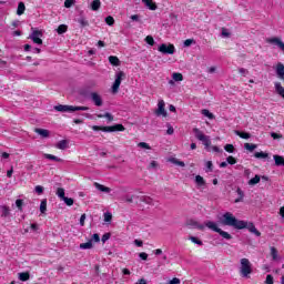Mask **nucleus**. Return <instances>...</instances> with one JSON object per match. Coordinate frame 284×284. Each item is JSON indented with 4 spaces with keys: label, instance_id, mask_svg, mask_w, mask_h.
<instances>
[{
    "label": "nucleus",
    "instance_id": "nucleus-1",
    "mask_svg": "<svg viewBox=\"0 0 284 284\" xmlns=\"http://www.w3.org/2000/svg\"><path fill=\"white\" fill-rule=\"evenodd\" d=\"M220 225H226L229 227H234L235 230H248L251 234H255V236H261V232L256 229L254 223L239 220L231 212H226L222 215V217L220 219Z\"/></svg>",
    "mask_w": 284,
    "mask_h": 284
},
{
    "label": "nucleus",
    "instance_id": "nucleus-2",
    "mask_svg": "<svg viewBox=\"0 0 284 284\" xmlns=\"http://www.w3.org/2000/svg\"><path fill=\"white\" fill-rule=\"evenodd\" d=\"M205 227H207L209 230H212V232H216L217 234H220V236H222V239H225L226 241H232V236L230 233L221 230L219 227V225L213 222V221H206L204 223Z\"/></svg>",
    "mask_w": 284,
    "mask_h": 284
},
{
    "label": "nucleus",
    "instance_id": "nucleus-3",
    "mask_svg": "<svg viewBox=\"0 0 284 284\" xmlns=\"http://www.w3.org/2000/svg\"><path fill=\"white\" fill-rule=\"evenodd\" d=\"M240 274L242 278H250L252 274V263L247 258H242L240 261Z\"/></svg>",
    "mask_w": 284,
    "mask_h": 284
},
{
    "label": "nucleus",
    "instance_id": "nucleus-4",
    "mask_svg": "<svg viewBox=\"0 0 284 284\" xmlns=\"http://www.w3.org/2000/svg\"><path fill=\"white\" fill-rule=\"evenodd\" d=\"M54 110H57V112H88V110H90V108L60 104V105H55Z\"/></svg>",
    "mask_w": 284,
    "mask_h": 284
},
{
    "label": "nucleus",
    "instance_id": "nucleus-5",
    "mask_svg": "<svg viewBox=\"0 0 284 284\" xmlns=\"http://www.w3.org/2000/svg\"><path fill=\"white\" fill-rule=\"evenodd\" d=\"M94 132H99V130H102V132H124L125 126L123 124H115L112 126H99V125H93L91 126Z\"/></svg>",
    "mask_w": 284,
    "mask_h": 284
},
{
    "label": "nucleus",
    "instance_id": "nucleus-6",
    "mask_svg": "<svg viewBox=\"0 0 284 284\" xmlns=\"http://www.w3.org/2000/svg\"><path fill=\"white\" fill-rule=\"evenodd\" d=\"M193 133L195 135V139H197V141H201L205 148H210V145H212L210 136L205 135L203 131H201L199 128H194Z\"/></svg>",
    "mask_w": 284,
    "mask_h": 284
},
{
    "label": "nucleus",
    "instance_id": "nucleus-7",
    "mask_svg": "<svg viewBox=\"0 0 284 284\" xmlns=\"http://www.w3.org/2000/svg\"><path fill=\"white\" fill-rule=\"evenodd\" d=\"M123 79H125V72L119 71L115 74V80L111 88L113 94H116L119 92V88H121V81H123Z\"/></svg>",
    "mask_w": 284,
    "mask_h": 284
},
{
    "label": "nucleus",
    "instance_id": "nucleus-8",
    "mask_svg": "<svg viewBox=\"0 0 284 284\" xmlns=\"http://www.w3.org/2000/svg\"><path fill=\"white\" fill-rule=\"evenodd\" d=\"M32 32L29 36V39L33 41V43H37V45H43V40L41 37H43V32L39 30H34V28H31Z\"/></svg>",
    "mask_w": 284,
    "mask_h": 284
},
{
    "label": "nucleus",
    "instance_id": "nucleus-9",
    "mask_svg": "<svg viewBox=\"0 0 284 284\" xmlns=\"http://www.w3.org/2000/svg\"><path fill=\"white\" fill-rule=\"evenodd\" d=\"M159 52H161L162 54H174L176 52V48H174V44H165L162 43L159 48H158Z\"/></svg>",
    "mask_w": 284,
    "mask_h": 284
},
{
    "label": "nucleus",
    "instance_id": "nucleus-10",
    "mask_svg": "<svg viewBox=\"0 0 284 284\" xmlns=\"http://www.w3.org/2000/svg\"><path fill=\"white\" fill-rule=\"evenodd\" d=\"M90 99L98 108H101V105H103V98H101V94H99L98 92H91Z\"/></svg>",
    "mask_w": 284,
    "mask_h": 284
},
{
    "label": "nucleus",
    "instance_id": "nucleus-11",
    "mask_svg": "<svg viewBox=\"0 0 284 284\" xmlns=\"http://www.w3.org/2000/svg\"><path fill=\"white\" fill-rule=\"evenodd\" d=\"M158 116H168V111H165V101L160 100L158 103V110L155 111Z\"/></svg>",
    "mask_w": 284,
    "mask_h": 284
},
{
    "label": "nucleus",
    "instance_id": "nucleus-12",
    "mask_svg": "<svg viewBox=\"0 0 284 284\" xmlns=\"http://www.w3.org/2000/svg\"><path fill=\"white\" fill-rule=\"evenodd\" d=\"M266 42L272 43L273 45H277V48L284 52V42L280 38H268Z\"/></svg>",
    "mask_w": 284,
    "mask_h": 284
},
{
    "label": "nucleus",
    "instance_id": "nucleus-13",
    "mask_svg": "<svg viewBox=\"0 0 284 284\" xmlns=\"http://www.w3.org/2000/svg\"><path fill=\"white\" fill-rule=\"evenodd\" d=\"M275 72L277 74V79H281L284 81V64L278 62L275 69Z\"/></svg>",
    "mask_w": 284,
    "mask_h": 284
},
{
    "label": "nucleus",
    "instance_id": "nucleus-14",
    "mask_svg": "<svg viewBox=\"0 0 284 284\" xmlns=\"http://www.w3.org/2000/svg\"><path fill=\"white\" fill-rule=\"evenodd\" d=\"M77 21L80 24V28H88V26H90V22L85 16H83V12L80 13V17L77 19Z\"/></svg>",
    "mask_w": 284,
    "mask_h": 284
},
{
    "label": "nucleus",
    "instance_id": "nucleus-15",
    "mask_svg": "<svg viewBox=\"0 0 284 284\" xmlns=\"http://www.w3.org/2000/svg\"><path fill=\"white\" fill-rule=\"evenodd\" d=\"M94 187H97V190H99L100 192H105L106 194H110V192H112L110 187L99 184V182H94Z\"/></svg>",
    "mask_w": 284,
    "mask_h": 284
},
{
    "label": "nucleus",
    "instance_id": "nucleus-16",
    "mask_svg": "<svg viewBox=\"0 0 284 284\" xmlns=\"http://www.w3.org/2000/svg\"><path fill=\"white\" fill-rule=\"evenodd\" d=\"M274 85H275V92H276L280 97H282V99H284V88H283V85L281 84V82H275Z\"/></svg>",
    "mask_w": 284,
    "mask_h": 284
},
{
    "label": "nucleus",
    "instance_id": "nucleus-17",
    "mask_svg": "<svg viewBox=\"0 0 284 284\" xmlns=\"http://www.w3.org/2000/svg\"><path fill=\"white\" fill-rule=\"evenodd\" d=\"M273 159H274L275 165L277 168H281L282 165L284 166V158H283V155H273Z\"/></svg>",
    "mask_w": 284,
    "mask_h": 284
},
{
    "label": "nucleus",
    "instance_id": "nucleus-18",
    "mask_svg": "<svg viewBox=\"0 0 284 284\" xmlns=\"http://www.w3.org/2000/svg\"><path fill=\"white\" fill-rule=\"evenodd\" d=\"M189 225H191V227H194L195 230H201V231L205 230V225L200 224L199 222H196L194 220H191L189 222Z\"/></svg>",
    "mask_w": 284,
    "mask_h": 284
},
{
    "label": "nucleus",
    "instance_id": "nucleus-19",
    "mask_svg": "<svg viewBox=\"0 0 284 284\" xmlns=\"http://www.w3.org/2000/svg\"><path fill=\"white\" fill-rule=\"evenodd\" d=\"M236 193L239 197L235 199L234 203H243V199H245V193L243 192V190H241V187H237Z\"/></svg>",
    "mask_w": 284,
    "mask_h": 284
},
{
    "label": "nucleus",
    "instance_id": "nucleus-20",
    "mask_svg": "<svg viewBox=\"0 0 284 284\" xmlns=\"http://www.w3.org/2000/svg\"><path fill=\"white\" fill-rule=\"evenodd\" d=\"M138 199H140V201L142 203H146V205H153L154 204V200H152V197H150L148 195H142V196H139Z\"/></svg>",
    "mask_w": 284,
    "mask_h": 284
},
{
    "label": "nucleus",
    "instance_id": "nucleus-21",
    "mask_svg": "<svg viewBox=\"0 0 284 284\" xmlns=\"http://www.w3.org/2000/svg\"><path fill=\"white\" fill-rule=\"evenodd\" d=\"M142 3L149 8V10H156V3H154V0H142Z\"/></svg>",
    "mask_w": 284,
    "mask_h": 284
},
{
    "label": "nucleus",
    "instance_id": "nucleus-22",
    "mask_svg": "<svg viewBox=\"0 0 284 284\" xmlns=\"http://www.w3.org/2000/svg\"><path fill=\"white\" fill-rule=\"evenodd\" d=\"M34 132H37V134H40V136H42L43 139H48V136H50V131L45 129H36Z\"/></svg>",
    "mask_w": 284,
    "mask_h": 284
},
{
    "label": "nucleus",
    "instance_id": "nucleus-23",
    "mask_svg": "<svg viewBox=\"0 0 284 284\" xmlns=\"http://www.w3.org/2000/svg\"><path fill=\"white\" fill-rule=\"evenodd\" d=\"M0 210L2 212L1 216L2 219H7V216H10V207L7 205L0 206Z\"/></svg>",
    "mask_w": 284,
    "mask_h": 284
},
{
    "label": "nucleus",
    "instance_id": "nucleus-24",
    "mask_svg": "<svg viewBox=\"0 0 284 284\" xmlns=\"http://www.w3.org/2000/svg\"><path fill=\"white\" fill-rule=\"evenodd\" d=\"M109 63H111V65H121V60H119V58L116 55H111L109 57Z\"/></svg>",
    "mask_w": 284,
    "mask_h": 284
},
{
    "label": "nucleus",
    "instance_id": "nucleus-25",
    "mask_svg": "<svg viewBox=\"0 0 284 284\" xmlns=\"http://www.w3.org/2000/svg\"><path fill=\"white\" fill-rule=\"evenodd\" d=\"M101 9V0H93L91 2V10H93L94 12H97L98 10Z\"/></svg>",
    "mask_w": 284,
    "mask_h": 284
},
{
    "label": "nucleus",
    "instance_id": "nucleus-26",
    "mask_svg": "<svg viewBox=\"0 0 284 284\" xmlns=\"http://www.w3.org/2000/svg\"><path fill=\"white\" fill-rule=\"evenodd\" d=\"M170 163H173V165H179L180 168H185V162L176 159V158H171Z\"/></svg>",
    "mask_w": 284,
    "mask_h": 284
},
{
    "label": "nucleus",
    "instance_id": "nucleus-27",
    "mask_svg": "<svg viewBox=\"0 0 284 284\" xmlns=\"http://www.w3.org/2000/svg\"><path fill=\"white\" fill-rule=\"evenodd\" d=\"M26 12V3L19 2L18 3V9H17V14L18 17H21Z\"/></svg>",
    "mask_w": 284,
    "mask_h": 284
},
{
    "label": "nucleus",
    "instance_id": "nucleus-28",
    "mask_svg": "<svg viewBox=\"0 0 284 284\" xmlns=\"http://www.w3.org/2000/svg\"><path fill=\"white\" fill-rule=\"evenodd\" d=\"M55 148H58V150H65L68 148V140L59 141Z\"/></svg>",
    "mask_w": 284,
    "mask_h": 284
},
{
    "label": "nucleus",
    "instance_id": "nucleus-29",
    "mask_svg": "<svg viewBox=\"0 0 284 284\" xmlns=\"http://www.w3.org/2000/svg\"><path fill=\"white\" fill-rule=\"evenodd\" d=\"M47 210H48V200H42L40 203L41 214H45Z\"/></svg>",
    "mask_w": 284,
    "mask_h": 284
},
{
    "label": "nucleus",
    "instance_id": "nucleus-30",
    "mask_svg": "<svg viewBox=\"0 0 284 284\" xmlns=\"http://www.w3.org/2000/svg\"><path fill=\"white\" fill-rule=\"evenodd\" d=\"M134 199H139L138 195H124L123 201L124 203H134Z\"/></svg>",
    "mask_w": 284,
    "mask_h": 284
},
{
    "label": "nucleus",
    "instance_id": "nucleus-31",
    "mask_svg": "<svg viewBox=\"0 0 284 284\" xmlns=\"http://www.w3.org/2000/svg\"><path fill=\"white\" fill-rule=\"evenodd\" d=\"M195 183L196 185H199V187H203V185H205V179H203V176L201 175H196Z\"/></svg>",
    "mask_w": 284,
    "mask_h": 284
},
{
    "label": "nucleus",
    "instance_id": "nucleus-32",
    "mask_svg": "<svg viewBox=\"0 0 284 284\" xmlns=\"http://www.w3.org/2000/svg\"><path fill=\"white\" fill-rule=\"evenodd\" d=\"M44 159H49V161H57L58 163H60L61 158H58L57 155H52V154H48V153H44L43 154Z\"/></svg>",
    "mask_w": 284,
    "mask_h": 284
},
{
    "label": "nucleus",
    "instance_id": "nucleus-33",
    "mask_svg": "<svg viewBox=\"0 0 284 284\" xmlns=\"http://www.w3.org/2000/svg\"><path fill=\"white\" fill-rule=\"evenodd\" d=\"M57 196L63 201L65 199V190L63 187H59L55 192Z\"/></svg>",
    "mask_w": 284,
    "mask_h": 284
},
{
    "label": "nucleus",
    "instance_id": "nucleus-34",
    "mask_svg": "<svg viewBox=\"0 0 284 284\" xmlns=\"http://www.w3.org/2000/svg\"><path fill=\"white\" fill-rule=\"evenodd\" d=\"M18 276H19V280H20V281H23V282L30 281V273H28V272L19 273Z\"/></svg>",
    "mask_w": 284,
    "mask_h": 284
},
{
    "label": "nucleus",
    "instance_id": "nucleus-35",
    "mask_svg": "<svg viewBox=\"0 0 284 284\" xmlns=\"http://www.w3.org/2000/svg\"><path fill=\"white\" fill-rule=\"evenodd\" d=\"M254 156H255V159H268L270 154L261 151V152H255Z\"/></svg>",
    "mask_w": 284,
    "mask_h": 284
},
{
    "label": "nucleus",
    "instance_id": "nucleus-36",
    "mask_svg": "<svg viewBox=\"0 0 284 284\" xmlns=\"http://www.w3.org/2000/svg\"><path fill=\"white\" fill-rule=\"evenodd\" d=\"M58 34H65L68 32V26L67 24H60L57 29Z\"/></svg>",
    "mask_w": 284,
    "mask_h": 284
},
{
    "label": "nucleus",
    "instance_id": "nucleus-37",
    "mask_svg": "<svg viewBox=\"0 0 284 284\" xmlns=\"http://www.w3.org/2000/svg\"><path fill=\"white\" fill-rule=\"evenodd\" d=\"M257 183H261V175H255L248 181V185H257Z\"/></svg>",
    "mask_w": 284,
    "mask_h": 284
},
{
    "label": "nucleus",
    "instance_id": "nucleus-38",
    "mask_svg": "<svg viewBox=\"0 0 284 284\" xmlns=\"http://www.w3.org/2000/svg\"><path fill=\"white\" fill-rule=\"evenodd\" d=\"M92 241L80 244V250H92Z\"/></svg>",
    "mask_w": 284,
    "mask_h": 284
},
{
    "label": "nucleus",
    "instance_id": "nucleus-39",
    "mask_svg": "<svg viewBox=\"0 0 284 284\" xmlns=\"http://www.w3.org/2000/svg\"><path fill=\"white\" fill-rule=\"evenodd\" d=\"M271 256L273 261H278V251L274 246L271 247Z\"/></svg>",
    "mask_w": 284,
    "mask_h": 284
},
{
    "label": "nucleus",
    "instance_id": "nucleus-40",
    "mask_svg": "<svg viewBox=\"0 0 284 284\" xmlns=\"http://www.w3.org/2000/svg\"><path fill=\"white\" fill-rule=\"evenodd\" d=\"M202 114H203V116H206V118L210 119V120L215 119V116L213 115V113L210 112V110H207V109L202 110Z\"/></svg>",
    "mask_w": 284,
    "mask_h": 284
},
{
    "label": "nucleus",
    "instance_id": "nucleus-41",
    "mask_svg": "<svg viewBox=\"0 0 284 284\" xmlns=\"http://www.w3.org/2000/svg\"><path fill=\"white\" fill-rule=\"evenodd\" d=\"M62 201L65 203V205H68L69 207H72V205H74V199L72 197H63Z\"/></svg>",
    "mask_w": 284,
    "mask_h": 284
},
{
    "label": "nucleus",
    "instance_id": "nucleus-42",
    "mask_svg": "<svg viewBox=\"0 0 284 284\" xmlns=\"http://www.w3.org/2000/svg\"><path fill=\"white\" fill-rule=\"evenodd\" d=\"M236 136H240L241 139H250V133L241 132V131H235Z\"/></svg>",
    "mask_w": 284,
    "mask_h": 284
},
{
    "label": "nucleus",
    "instance_id": "nucleus-43",
    "mask_svg": "<svg viewBox=\"0 0 284 284\" xmlns=\"http://www.w3.org/2000/svg\"><path fill=\"white\" fill-rule=\"evenodd\" d=\"M245 150H247L248 152H254V150H256V144H251V143H245L244 144Z\"/></svg>",
    "mask_w": 284,
    "mask_h": 284
},
{
    "label": "nucleus",
    "instance_id": "nucleus-44",
    "mask_svg": "<svg viewBox=\"0 0 284 284\" xmlns=\"http://www.w3.org/2000/svg\"><path fill=\"white\" fill-rule=\"evenodd\" d=\"M205 165H206L205 172H213L214 171V164L212 163V161H207L205 163Z\"/></svg>",
    "mask_w": 284,
    "mask_h": 284
},
{
    "label": "nucleus",
    "instance_id": "nucleus-45",
    "mask_svg": "<svg viewBox=\"0 0 284 284\" xmlns=\"http://www.w3.org/2000/svg\"><path fill=\"white\" fill-rule=\"evenodd\" d=\"M172 79H173V81H183V74L182 73H173Z\"/></svg>",
    "mask_w": 284,
    "mask_h": 284
},
{
    "label": "nucleus",
    "instance_id": "nucleus-46",
    "mask_svg": "<svg viewBox=\"0 0 284 284\" xmlns=\"http://www.w3.org/2000/svg\"><path fill=\"white\" fill-rule=\"evenodd\" d=\"M189 239L192 243H195V245H203V241L199 240L195 236H190Z\"/></svg>",
    "mask_w": 284,
    "mask_h": 284
},
{
    "label": "nucleus",
    "instance_id": "nucleus-47",
    "mask_svg": "<svg viewBox=\"0 0 284 284\" xmlns=\"http://www.w3.org/2000/svg\"><path fill=\"white\" fill-rule=\"evenodd\" d=\"M138 148H142L143 150H152V146H150V144H148L146 142H140L138 144Z\"/></svg>",
    "mask_w": 284,
    "mask_h": 284
},
{
    "label": "nucleus",
    "instance_id": "nucleus-48",
    "mask_svg": "<svg viewBox=\"0 0 284 284\" xmlns=\"http://www.w3.org/2000/svg\"><path fill=\"white\" fill-rule=\"evenodd\" d=\"M226 163H229V165H236V159L230 155L229 158H226Z\"/></svg>",
    "mask_w": 284,
    "mask_h": 284
},
{
    "label": "nucleus",
    "instance_id": "nucleus-49",
    "mask_svg": "<svg viewBox=\"0 0 284 284\" xmlns=\"http://www.w3.org/2000/svg\"><path fill=\"white\" fill-rule=\"evenodd\" d=\"M224 150H225L226 152H229L230 154H234V145H232V144H226V145L224 146Z\"/></svg>",
    "mask_w": 284,
    "mask_h": 284
},
{
    "label": "nucleus",
    "instance_id": "nucleus-50",
    "mask_svg": "<svg viewBox=\"0 0 284 284\" xmlns=\"http://www.w3.org/2000/svg\"><path fill=\"white\" fill-rule=\"evenodd\" d=\"M106 26H114V18L112 16H109L105 18Z\"/></svg>",
    "mask_w": 284,
    "mask_h": 284
},
{
    "label": "nucleus",
    "instance_id": "nucleus-51",
    "mask_svg": "<svg viewBox=\"0 0 284 284\" xmlns=\"http://www.w3.org/2000/svg\"><path fill=\"white\" fill-rule=\"evenodd\" d=\"M112 221V213L106 212L104 213V222L110 223Z\"/></svg>",
    "mask_w": 284,
    "mask_h": 284
},
{
    "label": "nucleus",
    "instance_id": "nucleus-52",
    "mask_svg": "<svg viewBox=\"0 0 284 284\" xmlns=\"http://www.w3.org/2000/svg\"><path fill=\"white\" fill-rule=\"evenodd\" d=\"M145 42L149 44V45H154V38L152 36H148L145 38Z\"/></svg>",
    "mask_w": 284,
    "mask_h": 284
},
{
    "label": "nucleus",
    "instance_id": "nucleus-53",
    "mask_svg": "<svg viewBox=\"0 0 284 284\" xmlns=\"http://www.w3.org/2000/svg\"><path fill=\"white\" fill-rule=\"evenodd\" d=\"M239 72L242 74V77H247V74H250V71L245 68H240Z\"/></svg>",
    "mask_w": 284,
    "mask_h": 284
},
{
    "label": "nucleus",
    "instance_id": "nucleus-54",
    "mask_svg": "<svg viewBox=\"0 0 284 284\" xmlns=\"http://www.w3.org/2000/svg\"><path fill=\"white\" fill-rule=\"evenodd\" d=\"M91 242L94 241V243H100L101 237L99 236L98 233H94L90 240Z\"/></svg>",
    "mask_w": 284,
    "mask_h": 284
},
{
    "label": "nucleus",
    "instance_id": "nucleus-55",
    "mask_svg": "<svg viewBox=\"0 0 284 284\" xmlns=\"http://www.w3.org/2000/svg\"><path fill=\"white\" fill-rule=\"evenodd\" d=\"M110 236H112L111 233H105L104 235H102V239H101L102 243H105L106 241H110Z\"/></svg>",
    "mask_w": 284,
    "mask_h": 284
},
{
    "label": "nucleus",
    "instance_id": "nucleus-56",
    "mask_svg": "<svg viewBox=\"0 0 284 284\" xmlns=\"http://www.w3.org/2000/svg\"><path fill=\"white\" fill-rule=\"evenodd\" d=\"M192 43H194V39H186L184 41V48H190V45H192Z\"/></svg>",
    "mask_w": 284,
    "mask_h": 284
},
{
    "label": "nucleus",
    "instance_id": "nucleus-57",
    "mask_svg": "<svg viewBox=\"0 0 284 284\" xmlns=\"http://www.w3.org/2000/svg\"><path fill=\"white\" fill-rule=\"evenodd\" d=\"M265 284H274V276L267 275V276H266Z\"/></svg>",
    "mask_w": 284,
    "mask_h": 284
},
{
    "label": "nucleus",
    "instance_id": "nucleus-58",
    "mask_svg": "<svg viewBox=\"0 0 284 284\" xmlns=\"http://www.w3.org/2000/svg\"><path fill=\"white\" fill-rule=\"evenodd\" d=\"M34 192H36L37 194H43V186L37 185V186L34 187Z\"/></svg>",
    "mask_w": 284,
    "mask_h": 284
},
{
    "label": "nucleus",
    "instance_id": "nucleus-59",
    "mask_svg": "<svg viewBox=\"0 0 284 284\" xmlns=\"http://www.w3.org/2000/svg\"><path fill=\"white\" fill-rule=\"evenodd\" d=\"M16 205H17V207L20 210V211H22L23 209V200H17L16 201Z\"/></svg>",
    "mask_w": 284,
    "mask_h": 284
},
{
    "label": "nucleus",
    "instance_id": "nucleus-60",
    "mask_svg": "<svg viewBox=\"0 0 284 284\" xmlns=\"http://www.w3.org/2000/svg\"><path fill=\"white\" fill-rule=\"evenodd\" d=\"M104 119H108L110 122L114 121V116L110 112L104 113Z\"/></svg>",
    "mask_w": 284,
    "mask_h": 284
},
{
    "label": "nucleus",
    "instance_id": "nucleus-61",
    "mask_svg": "<svg viewBox=\"0 0 284 284\" xmlns=\"http://www.w3.org/2000/svg\"><path fill=\"white\" fill-rule=\"evenodd\" d=\"M71 6H74V0H65L64 1V8H70Z\"/></svg>",
    "mask_w": 284,
    "mask_h": 284
},
{
    "label": "nucleus",
    "instance_id": "nucleus-62",
    "mask_svg": "<svg viewBox=\"0 0 284 284\" xmlns=\"http://www.w3.org/2000/svg\"><path fill=\"white\" fill-rule=\"evenodd\" d=\"M169 284H181V280L179 277H173Z\"/></svg>",
    "mask_w": 284,
    "mask_h": 284
},
{
    "label": "nucleus",
    "instance_id": "nucleus-63",
    "mask_svg": "<svg viewBox=\"0 0 284 284\" xmlns=\"http://www.w3.org/2000/svg\"><path fill=\"white\" fill-rule=\"evenodd\" d=\"M271 136H272V139H283V135L282 134H278V133H274V132H272L271 133Z\"/></svg>",
    "mask_w": 284,
    "mask_h": 284
},
{
    "label": "nucleus",
    "instance_id": "nucleus-64",
    "mask_svg": "<svg viewBox=\"0 0 284 284\" xmlns=\"http://www.w3.org/2000/svg\"><path fill=\"white\" fill-rule=\"evenodd\" d=\"M80 225H81V227H83V225H85V213L82 214L80 217Z\"/></svg>",
    "mask_w": 284,
    "mask_h": 284
}]
</instances>
